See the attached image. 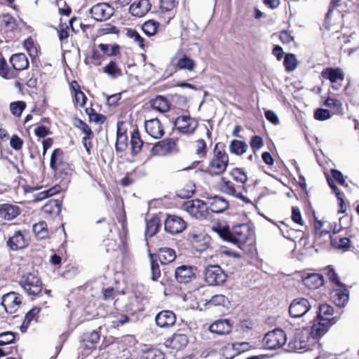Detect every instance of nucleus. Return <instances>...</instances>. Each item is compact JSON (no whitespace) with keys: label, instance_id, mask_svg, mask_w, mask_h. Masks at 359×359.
I'll return each mask as SVG.
<instances>
[{"label":"nucleus","instance_id":"f257e3e1","mask_svg":"<svg viewBox=\"0 0 359 359\" xmlns=\"http://www.w3.org/2000/svg\"><path fill=\"white\" fill-rule=\"evenodd\" d=\"M228 163L229 156L224 149V145L217 143L214 147L212 157L205 172L212 177L220 175L226 171Z\"/></svg>","mask_w":359,"mask_h":359},{"label":"nucleus","instance_id":"f03ea898","mask_svg":"<svg viewBox=\"0 0 359 359\" xmlns=\"http://www.w3.org/2000/svg\"><path fill=\"white\" fill-rule=\"evenodd\" d=\"M182 208L191 217L198 219H205L210 213L206 203L200 199L189 200L183 203Z\"/></svg>","mask_w":359,"mask_h":359},{"label":"nucleus","instance_id":"7ed1b4c3","mask_svg":"<svg viewBox=\"0 0 359 359\" xmlns=\"http://www.w3.org/2000/svg\"><path fill=\"white\" fill-rule=\"evenodd\" d=\"M252 235L250 226L246 224H242L233 226L231 231H227L222 234L224 240L235 244L245 243Z\"/></svg>","mask_w":359,"mask_h":359},{"label":"nucleus","instance_id":"20e7f679","mask_svg":"<svg viewBox=\"0 0 359 359\" xmlns=\"http://www.w3.org/2000/svg\"><path fill=\"white\" fill-rule=\"evenodd\" d=\"M19 283L24 291L29 296H36L42 291L41 280L34 273L28 272L23 274Z\"/></svg>","mask_w":359,"mask_h":359},{"label":"nucleus","instance_id":"39448f33","mask_svg":"<svg viewBox=\"0 0 359 359\" xmlns=\"http://www.w3.org/2000/svg\"><path fill=\"white\" fill-rule=\"evenodd\" d=\"M287 339L283 330L275 329L265 334L263 344L266 349H277L285 344Z\"/></svg>","mask_w":359,"mask_h":359},{"label":"nucleus","instance_id":"423d86ee","mask_svg":"<svg viewBox=\"0 0 359 359\" xmlns=\"http://www.w3.org/2000/svg\"><path fill=\"white\" fill-rule=\"evenodd\" d=\"M205 280L209 285H222L226 279V275L218 265H210L205 271Z\"/></svg>","mask_w":359,"mask_h":359},{"label":"nucleus","instance_id":"0eeeda50","mask_svg":"<svg viewBox=\"0 0 359 359\" xmlns=\"http://www.w3.org/2000/svg\"><path fill=\"white\" fill-rule=\"evenodd\" d=\"M218 187L219 191L225 194L241 199L244 202H250L241 192L243 185L236 186L233 182L223 177L218 184Z\"/></svg>","mask_w":359,"mask_h":359},{"label":"nucleus","instance_id":"6e6552de","mask_svg":"<svg viewBox=\"0 0 359 359\" xmlns=\"http://www.w3.org/2000/svg\"><path fill=\"white\" fill-rule=\"evenodd\" d=\"M309 338V330L297 329L294 330L292 339L289 341L288 347L294 351H299L307 346Z\"/></svg>","mask_w":359,"mask_h":359},{"label":"nucleus","instance_id":"1a4fd4ad","mask_svg":"<svg viewBox=\"0 0 359 359\" xmlns=\"http://www.w3.org/2000/svg\"><path fill=\"white\" fill-rule=\"evenodd\" d=\"M22 296L15 292H11L5 294L1 297V305L5 311L9 313H15L22 304Z\"/></svg>","mask_w":359,"mask_h":359},{"label":"nucleus","instance_id":"9d476101","mask_svg":"<svg viewBox=\"0 0 359 359\" xmlns=\"http://www.w3.org/2000/svg\"><path fill=\"white\" fill-rule=\"evenodd\" d=\"M311 308L309 300L305 298H296L289 306V313L292 318H300L304 316Z\"/></svg>","mask_w":359,"mask_h":359},{"label":"nucleus","instance_id":"9b49d317","mask_svg":"<svg viewBox=\"0 0 359 359\" xmlns=\"http://www.w3.org/2000/svg\"><path fill=\"white\" fill-rule=\"evenodd\" d=\"M114 8L107 3H99L90 9L92 18L97 21L109 19L114 14Z\"/></svg>","mask_w":359,"mask_h":359},{"label":"nucleus","instance_id":"f8f14e48","mask_svg":"<svg viewBox=\"0 0 359 359\" xmlns=\"http://www.w3.org/2000/svg\"><path fill=\"white\" fill-rule=\"evenodd\" d=\"M187 228L186 222L181 217L175 215H169L164 222L165 231L170 234H178Z\"/></svg>","mask_w":359,"mask_h":359},{"label":"nucleus","instance_id":"ddd939ff","mask_svg":"<svg viewBox=\"0 0 359 359\" xmlns=\"http://www.w3.org/2000/svg\"><path fill=\"white\" fill-rule=\"evenodd\" d=\"M177 5V0H161L159 12L165 24H168L175 18Z\"/></svg>","mask_w":359,"mask_h":359},{"label":"nucleus","instance_id":"4468645a","mask_svg":"<svg viewBox=\"0 0 359 359\" xmlns=\"http://www.w3.org/2000/svg\"><path fill=\"white\" fill-rule=\"evenodd\" d=\"M198 121L190 116H181L175 121V126L181 133L192 134L198 127Z\"/></svg>","mask_w":359,"mask_h":359},{"label":"nucleus","instance_id":"2eb2a0df","mask_svg":"<svg viewBox=\"0 0 359 359\" xmlns=\"http://www.w3.org/2000/svg\"><path fill=\"white\" fill-rule=\"evenodd\" d=\"M196 267L187 265H182L175 269V278L179 283H189L196 278Z\"/></svg>","mask_w":359,"mask_h":359},{"label":"nucleus","instance_id":"dca6fc26","mask_svg":"<svg viewBox=\"0 0 359 359\" xmlns=\"http://www.w3.org/2000/svg\"><path fill=\"white\" fill-rule=\"evenodd\" d=\"M155 320L159 327L169 328L175 324L176 316L172 311L164 310L156 314Z\"/></svg>","mask_w":359,"mask_h":359},{"label":"nucleus","instance_id":"f3484780","mask_svg":"<svg viewBox=\"0 0 359 359\" xmlns=\"http://www.w3.org/2000/svg\"><path fill=\"white\" fill-rule=\"evenodd\" d=\"M144 128L147 134L154 139H159L164 135V128L157 118L145 121Z\"/></svg>","mask_w":359,"mask_h":359},{"label":"nucleus","instance_id":"a211bd4d","mask_svg":"<svg viewBox=\"0 0 359 359\" xmlns=\"http://www.w3.org/2000/svg\"><path fill=\"white\" fill-rule=\"evenodd\" d=\"M171 65L179 69L191 72L196 67L194 60L183 54H177L171 60Z\"/></svg>","mask_w":359,"mask_h":359},{"label":"nucleus","instance_id":"6ab92c4d","mask_svg":"<svg viewBox=\"0 0 359 359\" xmlns=\"http://www.w3.org/2000/svg\"><path fill=\"white\" fill-rule=\"evenodd\" d=\"M151 4L149 0H134L130 6V13L135 17L144 16L151 9Z\"/></svg>","mask_w":359,"mask_h":359},{"label":"nucleus","instance_id":"aec40b11","mask_svg":"<svg viewBox=\"0 0 359 359\" xmlns=\"http://www.w3.org/2000/svg\"><path fill=\"white\" fill-rule=\"evenodd\" d=\"M209 204L208 210L212 212L221 213L229 208V202L222 196H214L207 198Z\"/></svg>","mask_w":359,"mask_h":359},{"label":"nucleus","instance_id":"412c9836","mask_svg":"<svg viewBox=\"0 0 359 359\" xmlns=\"http://www.w3.org/2000/svg\"><path fill=\"white\" fill-rule=\"evenodd\" d=\"M333 302L339 307H344L349 299V293L347 288L344 285L338 286L334 292L332 296Z\"/></svg>","mask_w":359,"mask_h":359},{"label":"nucleus","instance_id":"4be33fe9","mask_svg":"<svg viewBox=\"0 0 359 359\" xmlns=\"http://www.w3.org/2000/svg\"><path fill=\"white\" fill-rule=\"evenodd\" d=\"M232 325L230 320L227 319H220L216 320L209 327V330L218 335L228 334L231 332Z\"/></svg>","mask_w":359,"mask_h":359},{"label":"nucleus","instance_id":"5701e85b","mask_svg":"<svg viewBox=\"0 0 359 359\" xmlns=\"http://www.w3.org/2000/svg\"><path fill=\"white\" fill-rule=\"evenodd\" d=\"M332 325L318 318L313 320V324L309 330V335L314 339H318L325 335Z\"/></svg>","mask_w":359,"mask_h":359},{"label":"nucleus","instance_id":"b1692460","mask_svg":"<svg viewBox=\"0 0 359 359\" xmlns=\"http://www.w3.org/2000/svg\"><path fill=\"white\" fill-rule=\"evenodd\" d=\"M189 343L188 337L186 334L175 333L170 339L165 341V346L173 349L180 350L187 346Z\"/></svg>","mask_w":359,"mask_h":359},{"label":"nucleus","instance_id":"393cba45","mask_svg":"<svg viewBox=\"0 0 359 359\" xmlns=\"http://www.w3.org/2000/svg\"><path fill=\"white\" fill-rule=\"evenodd\" d=\"M20 213V208L9 203L0 205V217L5 220H12Z\"/></svg>","mask_w":359,"mask_h":359},{"label":"nucleus","instance_id":"a878e982","mask_svg":"<svg viewBox=\"0 0 359 359\" xmlns=\"http://www.w3.org/2000/svg\"><path fill=\"white\" fill-rule=\"evenodd\" d=\"M334 309L328 304H323L319 306L317 318L323 322L333 325L336 323L334 318L332 317Z\"/></svg>","mask_w":359,"mask_h":359},{"label":"nucleus","instance_id":"bb28decb","mask_svg":"<svg viewBox=\"0 0 359 359\" xmlns=\"http://www.w3.org/2000/svg\"><path fill=\"white\" fill-rule=\"evenodd\" d=\"M8 246L13 250L23 249L28 245V241L20 231H16L7 241Z\"/></svg>","mask_w":359,"mask_h":359},{"label":"nucleus","instance_id":"cd10ccee","mask_svg":"<svg viewBox=\"0 0 359 359\" xmlns=\"http://www.w3.org/2000/svg\"><path fill=\"white\" fill-rule=\"evenodd\" d=\"M322 76L328 79L331 83H336L338 80H344V73L340 68L327 67L322 72Z\"/></svg>","mask_w":359,"mask_h":359},{"label":"nucleus","instance_id":"c85d7f7f","mask_svg":"<svg viewBox=\"0 0 359 359\" xmlns=\"http://www.w3.org/2000/svg\"><path fill=\"white\" fill-rule=\"evenodd\" d=\"M152 109L160 113H165L170 109V103L168 99L162 95H158L150 101Z\"/></svg>","mask_w":359,"mask_h":359},{"label":"nucleus","instance_id":"c756f323","mask_svg":"<svg viewBox=\"0 0 359 359\" xmlns=\"http://www.w3.org/2000/svg\"><path fill=\"white\" fill-rule=\"evenodd\" d=\"M323 277L318 273H309L303 278L304 284L310 289H316L323 285Z\"/></svg>","mask_w":359,"mask_h":359},{"label":"nucleus","instance_id":"7c9ffc66","mask_svg":"<svg viewBox=\"0 0 359 359\" xmlns=\"http://www.w3.org/2000/svg\"><path fill=\"white\" fill-rule=\"evenodd\" d=\"M13 67L16 70H24L29 66L28 59L24 53L13 55L10 59Z\"/></svg>","mask_w":359,"mask_h":359},{"label":"nucleus","instance_id":"2f4dec72","mask_svg":"<svg viewBox=\"0 0 359 359\" xmlns=\"http://www.w3.org/2000/svg\"><path fill=\"white\" fill-rule=\"evenodd\" d=\"M1 26L6 33H14L18 29L15 18L9 13L3 14Z\"/></svg>","mask_w":359,"mask_h":359},{"label":"nucleus","instance_id":"473e14b6","mask_svg":"<svg viewBox=\"0 0 359 359\" xmlns=\"http://www.w3.org/2000/svg\"><path fill=\"white\" fill-rule=\"evenodd\" d=\"M158 257L162 264H167L175 259L176 254L175 250L171 248H162L159 249Z\"/></svg>","mask_w":359,"mask_h":359},{"label":"nucleus","instance_id":"72a5a7b5","mask_svg":"<svg viewBox=\"0 0 359 359\" xmlns=\"http://www.w3.org/2000/svg\"><path fill=\"white\" fill-rule=\"evenodd\" d=\"M103 72L112 79H116L122 75V71L115 61H111L103 68Z\"/></svg>","mask_w":359,"mask_h":359},{"label":"nucleus","instance_id":"f704fd0d","mask_svg":"<svg viewBox=\"0 0 359 359\" xmlns=\"http://www.w3.org/2000/svg\"><path fill=\"white\" fill-rule=\"evenodd\" d=\"M161 226V221L158 217H153L147 222L145 234L147 236L152 237L157 232Z\"/></svg>","mask_w":359,"mask_h":359},{"label":"nucleus","instance_id":"c9c22d12","mask_svg":"<svg viewBox=\"0 0 359 359\" xmlns=\"http://www.w3.org/2000/svg\"><path fill=\"white\" fill-rule=\"evenodd\" d=\"M248 144L243 141L233 140L229 145V151L236 155L241 156L246 151Z\"/></svg>","mask_w":359,"mask_h":359},{"label":"nucleus","instance_id":"e433bc0d","mask_svg":"<svg viewBox=\"0 0 359 359\" xmlns=\"http://www.w3.org/2000/svg\"><path fill=\"white\" fill-rule=\"evenodd\" d=\"M33 231L39 239H43L48 237V231L47 224L44 221H41L33 225Z\"/></svg>","mask_w":359,"mask_h":359},{"label":"nucleus","instance_id":"4c0bfd02","mask_svg":"<svg viewBox=\"0 0 359 359\" xmlns=\"http://www.w3.org/2000/svg\"><path fill=\"white\" fill-rule=\"evenodd\" d=\"M40 311V309L38 307L33 308L31 309L25 316V320L22 323V325L20 327V330L22 332H26L29 325L30 323L36 319V316Z\"/></svg>","mask_w":359,"mask_h":359},{"label":"nucleus","instance_id":"58836bf2","mask_svg":"<svg viewBox=\"0 0 359 359\" xmlns=\"http://www.w3.org/2000/svg\"><path fill=\"white\" fill-rule=\"evenodd\" d=\"M159 23L154 20H150L145 22L142 26V29L144 33L148 36H152L157 32Z\"/></svg>","mask_w":359,"mask_h":359},{"label":"nucleus","instance_id":"ea45409f","mask_svg":"<svg viewBox=\"0 0 359 359\" xmlns=\"http://www.w3.org/2000/svg\"><path fill=\"white\" fill-rule=\"evenodd\" d=\"M130 144L133 154L134 155L137 154L140 151L143 145V141L140 139V134L137 131L133 133L131 135Z\"/></svg>","mask_w":359,"mask_h":359},{"label":"nucleus","instance_id":"a19ab883","mask_svg":"<svg viewBox=\"0 0 359 359\" xmlns=\"http://www.w3.org/2000/svg\"><path fill=\"white\" fill-rule=\"evenodd\" d=\"M283 65L285 70L288 72L294 71L297 67V60L296 56L292 53L285 55Z\"/></svg>","mask_w":359,"mask_h":359},{"label":"nucleus","instance_id":"79ce46f5","mask_svg":"<svg viewBox=\"0 0 359 359\" xmlns=\"http://www.w3.org/2000/svg\"><path fill=\"white\" fill-rule=\"evenodd\" d=\"M195 154L199 158H205L207 155V146L204 140L198 139L194 144Z\"/></svg>","mask_w":359,"mask_h":359},{"label":"nucleus","instance_id":"37998d69","mask_svg":"<svg viewBox=\"0 0 359 359\" xmlns=\"http://www.w3.org/2000/svg\"><path fill=\"white\" fill-rule=\"evenodd\" d=\"M100 340V334L96 331L86 333L83 335V342L87 348H90Z\"/></svg>","mask_w":359,"mask_h":359},{"label":"nucleus","instance_id":"c03bdc74","mask_svg":"<svg viewBox=\"0 0 359 359\" xmlns=\"http://www.w3.org/2000/svg\"><path fill=\"white\" fill-rule=\"evenodd\" d=\"M196 186L195 184L189 181L188 182L184 187L182 188L178 191L177 195L182 198H190L195 192Z\"/></svg>","mask_w":359,"mask_h":359},{"label":"nucleus","instance_id":"a18cd8bd","mask_svg":"<svg viewBox=\"0 0 359 359\" xmlns=\"http://www.w3.org/2000/svg\"><path fill=\"white\" fill-rule=\"evenodd\" d=\"M24 47L31 57L34 58L37 56L39 52L38 45L35 43L34 41L31 37L25 41Z\"/></svg>","mask_w":359,"mask_h":359},{"label":"nucleus","instance_id":"49530a36","mask_svg":"<svg viewBox=\"0 0 359 359\" xmlns=\"http://www.w3.org/2000/svg\"><path fill=\"white\" fill-rule=\"evenodd\" d=\"M26 107V104L24 101H17L11 102L9 105V109L11 114L15 117H20L22 111Z\"/></svg>","mask_w":359,"mask_h":359},{"label":"nucleus","instance_id":"de8ad7c7","mask_svg":"<svg viewBox=\"0 0 359 359\" xmlns=\"http://www.w3.org/2000/svg\"><path fill=\"white\" fill-rule=\"evenodd\" d=\"M63 151L60 149H55L50 157V167L53 170H56L62 162Z\"/></svg>","mask_w":359,"mask_h":359},{"label":"nucleus","instance_id":"09e8293b","mask_svg":"<svg viewBox=\"0 0 359 359\" xmlns=\"http://www.w3.org/2000/svg\"><path fill=\"white\" fill-rule=\"evenodd\" d=\"M142 359H164V353L158 348H150L143 353Z\"/></svg>","mask_w":359,"mask_h":359},{"label":"nucleus","instance_id":"8fccbe9b","mask_svg":"<svg viewBox=\"0 0 359 359\" xmlns=\"http://www.w3.org/2000/svg\"><path fill=\"white\" fill-rule=\"evenodd\" d=\"M115 147L117 151H123L127 147V136L123 133H121L119 128H118L117 131Z\"/></svg>","mask_w":359,"mask_h":359},{"label":"nucleus","instance_id":"3c124183","mask_svg":"<svg viewBox=\"0 0 359 359\" xmlns=\"http://www.w3.org/2000/svg\"><path fill=\"white\" fill-rule=\"evenodd\" d=\"M230 175L235 181L240 182L241 184H244L247 182V175L241 168H233L230 172Z\"/></svg>","mask_w":359,"mask_h":359},{"label":"nucleus","instance_id":"603ef678","mask_svg":"<svg viewBox=\"0 0 359 359\" xmlns=\"http://www.w3.org/2000/svg\"><path fill=\"white\" fill-rule=\"evenodd\" d=\"M154 257L153 255H150L151 279L157 280L161 276V269L156 259H154Z\"/></svg>","mask_w":359,"mask_h":359},{"label":"nucleus","instance_id":"864d4df0","mask_svg":"<svg viewBox=\"0 0 359 359\" xmlns=\"http://www.w3.org/2000/svg\"><path fill=\"white\" fill-rule=\"evenodd\" d=\"M128 36L133 39L135 42L137 43L139 46L144 49L147 45L144 43V39L140 35V34L134 29H129L128 31Z\"/></svg>","mask_w":359,"mask_h":359},{"label":"nucleus","instance_id":"5fc2aeb1","mask_svg":"<svg viewBox=\"0 0 359 359\" xmlns=\"http://www.w3.org/2000/svg\"><path fill=\"white\" fill-rule=\"evenodd\" d=\"M15 340V334L12 332H5L0 334V346L10 344Z\"/></svg>","mask_w":359,"mask_h":359},{"label":"nucleus","instance_id":"6e6d98bb","mask_svg":"<svg viewBox=\"0 0 359 359\" xmlns=\"http://www.w3.org/2000/svg\"><path fill=\"white\" fill-rule=\"evenodd\" d=\"M228 298L223 294H216L212 297L208 304L214 306H225L228 303Z\"/></svg>","mask_w":359,"mask_h":359},{"label":"nucleus","instance_id":"4d7b16f0","mask_svg":"<svg viewBox=\"0 0 359 359\" xmlns=\"http://www.w3.org/2000/svg\"><path fill=\"white\" fill-rule=\"evenodd\" d=\"M323 105L325 107L333 109L334 110L339 111L342 109L341 102L337 99L328 97L325 102Z\"/></svg>","mask_w":359,"mask_h":359},{"label":"nucleus","instance_id":"13d9d810","mask_svg":"<svg viewBox=\"0 0 359 359\" xmlns=\"http://www.w3.org/2000/svg\"><path fill=\"white\" fill-rule=\"evenodd\" d=\"M342 0H331L327 13L325 17V23L329 25L333 10L341 6Z\"/></svg>","mask_w":359,"mask_h":359},{"label":"nucleus","instance_id":"bf43d9fd","mask_svg":"<svg viewBox=\"0 0 359 359\" xmlns=\"http://www.w3.org/2000/svg\"><path fill=\"white\" fill-rule=\"evenodd\" d=\"M331 117L329 110L325 109H317L314 112V118L318 121H325Z\"/></svg>","mask_w":359,"mask_h":359},{"label":"nucleus","instance_id":"052dcab7","mask_svg":"<svg viewBox=\"0 0 359 359\" xmlns=\"http://www.w3.org/2000/svg\"><path fill=\"white\" fill-rule=\"evenodd\" d=\"M88 113L89 118L90 121L95 122L96 123H102L105 120V116L94 112L93 109H90V112H88V109L86 110Z\"/></svg>","mask_w":359,"mask_h":359},{"label":"nucleus","instance_id":"680f3d73","mask_svg":"<svg viewBox=\"0 0 359 359\" xmlns=\"http://www.w3.org/2000/svg\"><path fill=\"white\" fill-rule=\"evenodd\" d=\"M264 145V141L260 136H253L250 141V146L253 151L259 150Z\"/></svg>","mask_w":359,"mask_h":359},{"label":"nucleus","instance_id":"e2e57ef3","mask_svg":"<svg viewBox=\"0 0 359 359\" xmlns=\"http://www.w3.org/2000/svg\"><path fill=\"white\" fill-rule=\"evenodd\" d=\"M74 97L76 103L80 107H83L86 104L87 97L80 89L76 90Z\"/></svg>","mask_w":359,"mask_h":359},{"label":"nucleus","instance_id":"0e129e2a","mask_svg":"<svg viewBox=\"0 0 359 359\" xmlns=\"http://www.w3.org/2000/svg\"><path fill=\"white\" fill-rule=\"evenodd\" d=\"M292 220L300 225H303V219L302 218L301 212L297 207H292Z\"/></svg>","mask_w":359,"mask_h":359},{"label":"nucleus","instance_id":"69168bd1","mask_svg":"<svg viewBox=\"0 0 359 359\" xmlns=\"http://www.w3.org/2000/svg\"><path fill=\"white\" fill-rule=\"evenodd\" d=\"M23 141L16 135L11 137L10 140L11 147L15 150H19L22 148Z\"/></svg>","mask_w":359,"mask_h":359},{"label":"nucleus","instance_id":"338daca9","mask_svg":"<svg viewBox=\"0 0 359 359\" xmlns=\"http://www.w3.org/2000/svg\"><path fill=\"white\" fill-rule=\"evenodd\" d=\"M79 123L81 124V126H79V128L82 131L87 137H93L94 135L91 128L83 121L79 120Z\"/></svg>","mask_w":359,"mask_h":359},{"label":"nucleus","instance_id":"774afa93","mask_svg":"<svg viewBox=\"0 0 359 359\" xmlns=\"http://www.w3.org/2000/svg\"><path fill=\"white\" fill-rule=\"evenodd\" d=\"M266 118L271 122L273 124L277 125L279 123V119L277 114L272 110H268L265 112Z\"/></svg>","mask_w":359,"mask_h":359}]
</instances>
